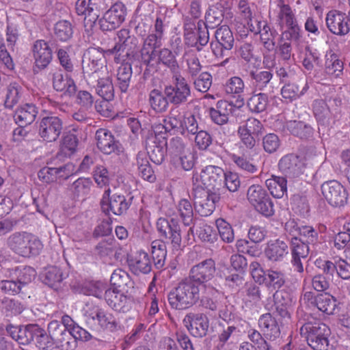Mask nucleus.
Returning a JSON list of instances; mask_svg holds the SVG:
<instances>
[{
	"instance_id": "43",
	"label": "nucleus",
	"mask_w": 350,
	"mask_h": 350,
	"mask_svg": "<svg viewBox=\"0 0 350 350\" xmlns=\"http://www.w3.org/2000/svg\"><path fill=\"white\" fill-rule=\"evenodd\" d=\"M33 341L36 347L40 350H51L55 342L53 338L45 331L36 325V329L33 333Z\"/></svg>"
},
{
	"instance_id": "31",
	"label": "nucleus",
	"mask_w": 350,
	"mask_h": 350,
	"mask_svg": "<svg viewBox=\"0 0 350 350\" xmlns=\"http://www.w3.org/2000/svg\"><path fill=\"white\" fill-rule=\"evenodd\" d=\"M266 186L273 197L281 198L287 193V178L272 175L266 182Z\"/></svg>"
},
{
	"instance_id": "52",
	"label": "nucleus",
	"mask_w": 350,
	"mask_h": 350,
	"mask_svg": "<svg viewBox=\"0 0 350 350\" xmlns=\"http://www.w3.org/2000/svg\"><path fill=\"white\" fill-rule=\"evenodd\" d=\"M245 83L239 77H232L228 79L224 85V90L227 94L239 96L243 93Z\"/></svg>"
},
{
	"instance_id": "2",
	"label": "nucleus",
	"mask_w": 350,
	"mask_h": 350,
	"mask_svg": "<svg viewBox=\"0 0 350 350\" xmlns=\"http://www.w3.org/2000/svg\"><path fill=\"white\" fill-rule=\"evenodd\" d=\"M199 299V286L188 278L180 282L168 295L170 304L177 310L187 309L195 304Z\"/></svg>"
},
{
	"instance_id": "21",
	"label": "nucleus",
	"mask_w": 350,
	"mask_h": 350,
	"mask_svg": "<svg viewBox=\"0 0 350 350\" xmlns=\"http://www.w3.org/2000/svg\"><path fill=\"white\" fill-rule=\"evenodd\" d=\"M131 271L136 275L147 274L152 269V261L148 254L143 250L137 251L129 260Z\"/></svg>"
},
{
	"instance_id": "23",
	"label": "nucleus",
	"mask_w": 350,
	"mask_h": 350,
	"mask_svg": "<svg viewBox=\"0 0 350 350\" xmlns=\"http://www.w3.org/2000/svg\"><path fill=\"white\" fill-rule=\"evenodd\" d=\"M33 54L36 66L46 68L52 60V50L44 40H36L33 44Z\"/></svg>"
},
{
	"instance_id": "3",
	"label": "nucleus",
	"mask_w": 350,
	"mask_h": 350,
	"mask_svg": "<svg viewBox=\"0 0 350 350\" xmlns=\"http://www.w3.org/2000/svg\"><path fill=\"white\" fill-rule=\"evenodd\" d=\"M7 243L14 253L23 257L36 256L43 247L37 236L27 232L13 233L8 239Z\"/></svg>"
},
{
	"instance_id": "29",
	"label": "nucleus",
	"mask_w": 350,
	"mask_h": 350,
	"mask_svg": "<svg viewBox=\"0 0 350 350\" xmlns=\"http://www.w3.org/2000/svg\"><path fill=\"white\" fill-rule=\"evenodd\" d=\"M37 114V108L34 105L26 104L16 109L14 118L18 126H27L35 120Z\"/></svg>"
},
{
	"instance_id": "56",
	"label": "nucleus",
	"mask_w": 350,
	"mask_h": 350,
	"mask_svg": "<svg viewBox=\"0 0 350 350\" xmlns=\"http://www.w3.org/2000/svg\"><path fill=\"white\" fill-rule=\"evenodd\" d=\"M131 282L129 275L122 269H116L111 274L110 282L113 288H124Z\"/></svg>"
},
{
	"instance_id": "61",
	"label": "nucleus",
	"mask_w": 350,
	"mask_h": 350,
	"mask_svg": "<svg viewBox=\"0 0 350 350\" xmlns=\"http://www.w3.org/2000/svg\"><path fill=\"white\" fill-rule=\"evenodd\" d=\"M231 161L239 167L240 170L249 173H254L257 171V167L247 159L243 156H239L236 154H232L230 156Z\"/></svg>"
},
{
	"instance_id": "28",
	"label": "nucleus",
	"mask_w": 350,
	"mask_h": 350,
	"mask_svg": "<svg viewBox=\"0 0 350 350\" xmlns=\"http://www.w3.org/2000/svg\"><path fill=\"white\" fill-rule=\"evenodd\" d=\"M126 61L120 62L116 73L117 86L122 93L127 92L133 75L131 64Z\"/></svg>"
},
{
	"instance_id": "8",
	"label": "nucleus",
	"mask_w": 350,
	"mask_h": 350,
	"mask_svg": "<svg viewBox=\"0 0 350 350\" xmlns=\"http://www.w3.org/2000/svg\"><path fill=\"white\" fill-rule=\"evenodd\" d=\"M164 94L170 103L180 105L187 102L191 96V88L185 77L175 74L172 77V83L165 87Z\"/></svg>"
},
{
	"instance_id": "30",
	"label": "nucleus",
	"mask_w": 350,
	"mask_h": 350,
	"mask_svg": "<svg viewBox=\"0 0 350 350\" xmlns=\"http://www.w3.org/2000/svg\"><path fill=\"white\" fill-rule=\"evenodd\" d=\"M136 164L139 174L144 180L150 183H154L156 180V176L150 164L146 152L140 151L137 153Z\"/></svg>"
},
{
	"instance_id": "58",
	"label": "nucleus",
	"mask_w": 350,
	"mask_h": 350,
	"mask_svg": "<svg viewBox=\"0 0 350 350\" xmlns=\"http://www.w3.org/2000/svg\"><path fill=\"white\" fill-rule=\"evenodd\" d=\"M184 118L178 109H173L168 116L163 120L169 129H177L181 130Z\"/></svg>"
},
{
	"instance_id": "11",
	"label": "nucleus",
	"mask_w": 350,
	"mask_h": 350,
	"mask_svg": "<svg viewBox=\"0 0 350 350\" xmlns=\"http://www.w3.org/2000/svg\"><path fill=\"white\" fill-rule=\"evenodd\" d=\"M185 42L189 46H194L200 51L207 44L209 33L206 23H185Z\"/></svg>"
},
{
	"instance_id": "59",
	"label": "nucleus",
	"mask_w": 350,
	"mask_h": 350,
	"mask_svg": "<svg viewBox=\"0 0 350 350\" xmlns=\"http://www.w3.org/2000/svg\"><path fill=\"white\" fill-rule=\"evenodd\" d=\"M251 77L254 81V85L260 90L267 87L273 78V74L269 71L252 72Z\"/></svg>"
},
{
	"instance_id": "18",
	"label": "nucleus",
	"mask_w": 350,
	"mask_h": 350,
	"mask_svg": "<svg viewBox=\"0 0 350 350\" xmlns=\"http://www.w3.org/2000/svg\"><path fill=\"white\" fill-rule=\"evenodd\" d=\"M291 249L292 253V265L294 270L299 273L304 272V266L301 258H306L309 254L308 244L297 237H293L291 241Z\"/></svg>"
},
{
	"instance_id": "38",
	"label": "nucleus",
	"mask_w": 350,
	"mask_h": 350,
	"mask_svg": "<svg viewBox=\"0 0 350 350\" xmlns=\"http://www.w3.org/2000/svg\"><path fill=\"white\" fill-rule=\"evenodd\" d=\"M151 252L154 265L157 268H162L165 262L167 247L161 240H154L151 243Z\"/></svg>"
},
{
	"instance_id": "57",
	"label": "nucleus",
	"mask_w": 350,
	"mask_h": 350,
	"mask_svg": "<svg viewBox=\"0 0 350 350\" xmlns=\"http://www.w3.org/2000/svg\"><path fill=\"white\" fill-rule=\"evenodd\" d=\"M343 70V63L336 56L332 55L330 59L325 63V72L327 75L334 77H338L342 75Z\"/></svg>"
},
{
	"instance_id": "39",
	"label": "nucleus",
	"mask_w": 350,
	"mask_h": 350,
	"mask_svg": "<svg viewBox=\"0 0 350 350\" xmlns=\"http://www.w3.org/2000/svg\"><path fill=\"white\" fill-rule=\"evenodd\" d=\"M127 15L126 8L122 2L115 3L104 14L106 22H124Z\"/></svg>"
},
{
	"instance_id": "9",
	"label": "nucleus",
	"mask_w": 350,
	"mask_h": 350,
	"mask_svg": "<svg viewBox=\"0 0 350 350\" xmlns=\"http://www.w3.org/2000/svg\"><path fill=\"white\" fill-rule=\"evenodd\" d=\"M225 177L224 170L216 165H207L202 170L200 174L193 175V185H201L208 189H217L223 185Z\"/></svg>"
},
{
	"instance_id": "54",
	"label": "nucleus",
	"mask_w": 350,
	"mask_h": 350,
	"mask_svg": "<svg viewBox=\"0 0 350 350\" xmlns=\"http://www.w3.org/2000/svg\"><path fill=\"white\" fill-rule=\"evenodd\" d=\"M93 178L95 183L100 187L108 186L111 180L108 170L102 165L95 167L93 171Z\"/></svg>"
},
{
	"instance_id": "14",
	"label": "nucleus",
	"mask_w": 350,
	"mask_h": 350,
	"mask_svg": "<svg viewBox=\"0 0 350 350\" xmlns=\"http://www.w3.org/2000/svg\"><path fill=\"white\" fill-rule=\"evenodd\" d=\"M183 322L191 336L202 338L207 334L209 320L206 314L190 312L184 317Z\"/></svg>"
},
{
	"instance_id": "37",
	"label": "nucleus",
	"mask_w": 350,
	"mask_h": 350,
	"mask_svg": "<svg viewBox=\"0 0 350 350\" xmlns=\"http://www.w3.org/2000/svg\"><path fill=\"white\" fill-rule=\"evenodd\" d=\"M272 25L273 23H263L262 28L259 33L261 42L269 51L274 50L275 40L278 35L277 31Z\"/></svg>"
},
{
	"instance_id": "20",
	"label": "nucleus",
	"mask_w": 350,
	"mask_h": 350,
	"mask_svg": "<svg viewBox=\"0 0 350 350\" xmlns=\"http://www.w3.org/2000/svg\"><path fill=\"white\" fill-rule=\"evenodd\" d=\"M95 138L98 148L104 154H110L118 150V142L109 130L103 128L98 129Z\"/></svg>"
},
{
	"instance_id": "45",
	"label": "nucleus",
	"mask_w": 350,
	"mask_h": 350,
	"mask_svg": "<svg viewBox=\"0 0 350 350\" xmlns=\"http://www.w3.org/2000/svg\"><path fill=\"white\" fill-rule=\"evenodd\" d=\"M22 88L16 82L10 83L6 88L5 106L6 108H12L16 105L21 96Z\"/></svg>"
},
{
	"instance_id": "47",
	"label": "nucleus",
	"mask_w": 350,
	"mask_h": 350,
	"mask_svg": "<svg viewBox=\"0 0 350 350\" xmlns=\"http://www.w3.org/2000/svg\"><path fill=\"white\" fill-rule=\"evenodd\" d=\"M238 130L259 137L264 132V126L260 120L251 117L242 123Z\"/></svg>"
},
{
	"instance_id": "16",
	"label": "nucleus",
	"mask_w": 350,
	"mask_h": 350,
	"mask_svg": "<svg viewBox=\"0 0 350 350\" xmlns=\"http://www.w3.org/2000/svg\"><path fill=\"white\" fill-rule=\"evenodd\" d=\"M105 299L110 307L122 312H129L133 304L131 296L125 295L116 288L107 289L105 293Z\"/></svg>"
},
{
	"instance_id": "32",
	"label": "nucleus",
	"mask_w": 350,
	"mask_h": 350,
	"mask_svg": "<svg viewBox=\"0 0 350 350\" xmlns=\"http://www.w3.org/2000/svg\"><path fill=\"white\" fill-rule=\"evenodd\" d=\"M336 299L329 293L318 295L314 299V305L323 313L331 315L338 306Z\"/></svg>"
},
{
	"instance_id": "1",
	"label": "nucleus",
	"mask_w": 350,
	"mask_h": 350,
	"mask_svg": "<svg viewBox=\"0 0 350 350\" xmlns=\"http://www.w3.org/2000/svg\"><path fill=\"white\" fill-rule=\"evenodd\" d=\"M117 36L118 41L112 49L103 50L99 48L89 51V53L92 54L93 57L95 53H99V57L96 60L92 59L93 64L98 66V62L101 60V57L106 58L113 55H114V62L118 64L120 62L130 59L131 57L134 56L137 49V39L130 36V31L127 29H120Z\"/></svg>"
},
{
	"instance_id": "50",
	"label": "nucleus",
	"mask_w": 350,
	"mask_h": 350,
	"mask_svg": "<svg viewBox=\"0 0 350 350\" xmlns=\"http://www.w3.org/2000/svg\"><path fill=\"white\" fill-rule=\"evenodd\" d=\"M147 144L150 149L146 152L148 156V160L150 159L157 165L162 163L165 160L167 151V144H162L159 142H156V144L152 146H150V143Z\"/></svg>"
},
{
	"instance_id": "64",
	"label": "nucleus",
	"mask_w": 350,
	"mask_h": 350,
	"mask_svg": "<svg viewBox=\"0 0 350 350\" xmlns=\"http://www.w3.org/2000/svg\"><path fill=\"white\" fill-rule=\"evenodd\" d=\"M54 33L61 41H67L72 37L73 33L71 23H55Z\"/></svg>"
},
{
	"instance_id": "22",
	"label": "nucleus",
	"mask_w": 350,
	"mask_h": 350,
	"mask_svg": "<svg viewBox=\"0 0 350 350\" xmlns=\"http://www.w3.org/2000/svg\"><path fill=\"white\" fill-rule=\"evenodd\" d=\"M258 327L264 336L269 340H273L279 338L280 329L275 318L270 313H265L259 317Z\"/></svg>"
},
{
	"instance_id": "42",
	"label": "nucleus",
	"mask_w": 350,
	"mask_h": 350,
	"mask_svg": "<svg viewBox=\"0 0 350 350\" xmlns=\"http://www.w3.org/2000/svg\"><path fill=\"white\" fill-rule=\"evenodd\" d=\"M0 308L6 316L20 314L25 309L24 304L20 300L4 297L1 300Z\"/></svg>"
},
{
	"instance_id": "27",
	"label": "nucleus",
	"mask_w": 350,
	"mask_h": 350,
	"mask_svg": "<svg viewBox=\"0 0 350 350\" xmlns=\"http://www.w3.org/2000/svg\"><path fill=\"white\" fill-rule=\"evenodd\" d=\"M53 86L56 91L63 92L69 96L74 94L77 88L74 80L68 75H64L61 70L54 72Z\"/></svg>"
},
{
	"instance_id": "55",
	"label": "nucleus",
	"mask_w": 350,
	"mask_h": 350,
	"mask_svg": "<svg viewBox=\"0 0 350 350\" xmlns=\"http://www.w3.org/2000/svg\"><path fill=\"white\" fill-rule=\"evenodd\" d=\"M184 59L187 62L188 72L192 76H196L201 70L202 66L196 54L189 51L185 53Z\"/></svg>"
},
{
	"instance_id": "51",
	"label": "nucleus",
	"mask_w": 350,
	"mask_h": 350,
	"mask_svg": "<svg viewBox=\"0 0 350 350\" xmlns=\"http://www.w3.org/2000/svg\"><path fill=\"white\" fill-rule=\"evenodd\" d=\"M178 213L185 226H189L193 221V210L191 202L185 198L181 199L177 204Z\"/></svg>"
},
{
	"instance_id": "48",
	"label": "nucleus",
	"mask_w": 350,
	"mask_h": 350,
	"mask_svg": "<svg viewBox=\"0 0 350 350\" xmlns=\"http://www.w3.org/2000/svg\"><path fill=\"white\" fill-rule=\"evenodd\" d=\"M247 105L253 113L262 112L268 105V96L264 93L254 94L248 99Z\"/></svg>"
},
{
	"instance_id": "34",
	"label": "nucleus",
	"mask_w": 350,
	"mask_h": 350,
	"mask_svg": "<svg viewBox=\"0 0 350 350\" xmlns=\"http://www.w3.org/2000/svg\"><path fill=\"white\" fill-rule=\"evenodd\" d=\"M313 113L317 122L321 125L329 124L332 118L330 109L323 99H317L312 104Z\"/></svg>"
},
{
	"instance_id": "36",
	"label": "nucleus",
	"mask_w": 350,
	"mask_h": 350,
	"mask_svg": "<svg viewBox=\"0 0 350 350\" xmlns=\"http://www.w3.org/2000/svg\"><path fill=\"white\" fill-rule=\"evenodd\" d=\"M284 129L301 139L307 138L312 134V128L301 121H287Z\"/></svg>"
},
{
	"instance_id": "17",
	"label": "nucleus",
	"mask_w": 350,
	"mask_h": 350,
	"mask_svg": "<svg viewBox=\"0 0 350 350\" xmlns=\"http://www.w3.org/2000/svg\"><path fill=\"white\" fill-rule=\"evenodd\" d=\"M78 145V129L73 127L64 133L59 142L57 156L61 159L70 157L77 152Z\"/></svg>"
},
{
	"instance_id": "49",
	"label": "nucleus",
	"mask_w": 350,
	"mask_h": 350,
	"mask_svg": "<svg viewBox=\"0 0 350 350\" xmlns=\"http://www.w3.org/2000/svg\"><path fill=\"white\" fill-rule=\"evenodd\" d=\"M170 131L167 126L164 123L154 124L152 126V133L147 139V144L156 142L167 144V131Z\"/></svg>"
},
{
	"instance_id": "24",
	"label": "nucleus",
	"mask_w": 350,
	"mask_h": 350,
	"mask_svg": "<svg viewBox=\"0 0 350 350\" xmlns=\"http://www.w3.org/2000/svg\"><path fill=\"white\" fill-rule=\"evenodd\" d=\"M48 332L56 342L60 344L63 349L66 350L72 349V344L75 341L67 340L69 334L59 321L57 320L51 321L48 325Z\"/></svg>"
},
{
	"instance_id": "5",
	"label": "nucleus",
	"mask_w": 350,
	"mask_h": 350,
	"mask_svg": "<svg viewBox=\"0 0 350 350\" xmlns=\"http://www.w3.org/2000/svg\"><path fill=\"white\" fill-rule=\"evenodd\" d=\"M193 196L196 209L203 217L208 216L214 211L215 204L219 200V194L201 185H193Z\"/></svg>"
},
{
	"instance_id": "10",
	"label": "nucleus",
	"mask_w": 350,
	"mask_h": 350,
	"mask_svg": "<svg viewBox=\"0 0 350 350\" xmlns=\"http://www.w3.org/2000/svg\"><path fill=\"white\" fill-rule=\"evenodd\" d=\"M321 193L327 203L332 206H345L348 200V192L345 187L336 180L324 182L321 187Z\"/></svg>"
},
{
	"instance_id": "60",
	"label": "nucleus",
	"mask_w": 350,
	"mask_h": 350,
	"mask_svg": "<svg viewBox=\"0 0 350 350\" xmlns=\"http://www.w3.org/2000/svg\"><path fill=\"white\" fill-rule=\"evenodd\" d=\"M65 278L62 271L57 267H52L47 271L45 276V283L51 287H55Z\"/></svg>"
},
{
	"instance_id": "46",
	"label": "nucleus",
	"mask_w": 350,
	"mask_h": 350,
	"mask_svg": "<svg viewBox=\"0 0 350 350\" xmlns=\"http://www.w3.org/2000/svg\"><path fill=\"white\" fill-rule=\"evenodd\" d=\"M96 90L104 99L112 100L114 97V88L109 77L98 78Z\"/></svg>"
},
{
	"instance_id": "44",
	"label": "nucleus",
	"mask_w": 350,
	"mask_h": 350,
	"mask_svg": "<svg viewBox=\"0 0 350 350\" xmlns=\"http://www.w3.org/2000/svg\"><path fill=\"white\" fill-rule=\"evenodd\" d=\"M285 275L280 271L268 269L265 284L272 290H278L285 284Z\"/></svg>"
},
{
	"instance_id": "12",
	"label": "nucleus",
	"mask_w": 350,
	"mask_h": 350,
	"mask_svg": "<svg viewBox=\"0 0 350 350\" xmlns=\"http://www.w3.org/2000/svg\"><path fill=\"white\" fill-rule=\"evenodd\" d=\"M63 129V122L57 116L42 118L38 124V135L43 142H54L59 137Z\"/></svg>"
},
{
	"instance_id": "13",
	"label": "nucleus",
	"mask_w": 350,
	"mask_h": 350,
	"mask_svg": "<svg viewBox=\"0 0 350 350\" xmlns=\"http://www.w3.org/2000/svg\"><path fill=\"white\" fill-rule=\"evenodd\" d=\"M216 273L215 262L212 258L206 259L189 270L188 279L194 284H204L212 280Z\"/></svg>"
},
{
	"instance_id": "26",
	"label": "nucleus",
	"mask_w": 350,
	"mask_h": 350,
	"mask_svg": "<svg viewBox=\"0 0 350 350\" xmlns=\"http://www.w3.org/2000/svg\"><path fill=\"white\" fill-rule=\"evenodd\" d=\"M288 245L283 241L271 240L267 243L265 254L271 261H280L288 254Z\"/></svg>"
},
{
	"instance_id": "40",
	"label": "nucleus",
	"mask_w": 350,
	"mask_h": 350,
	"mask_svg": "<svg viewBox=\"0 0 350 350\" xmlns=\"http://www.w3.org/2000/svg\"><path fill=\"white\" fill-rule=\"evenodd\" d=\"M169 100L166 96L157 89L152 90L149 94V103L151 108L157 113L165 111L169 106Z\"/></svg>"
},
{
	"instance_id": "25",
	"label": "nucleus",
	"mask_w": 350,
	"mask_h": 350,
	"mask_svg": "<svg viewBox=\"0 0 350 350\" xmlns=\"http://www.w3.org/2000/svg\"><path fill=\"white\" fill-rule=\"evenodd\" d=\"M36 329V325L27 326L10 325L7 328L10 336L21 345H28L33 341V333Z\"/></svg>"
},
{
	"instance_id": "6",
	"label": "nucleus",
	"mask_w": 350,
	"mask_h": 350,
	"mask_svg": "<svg viewBox=\"0 0 350 350\" xmlns=\"http://www.w3.org/2000/svg\"><path fill=\"white\" fill-rule=\"evenodd\" d=\"M306 165V160L304 157L294 153H289L280 158L278 163V168L285 178L294 181L304 174Z\"/></svg>"
},
{
	"instance_id": "19",
	"label": "nucleus",
	"mask_w": 350,
	"mask_h": 350,
	"mask_svg": "<svg viewBox=\"0 0 350 350\" xmlns=\"http://www.w3.org/2000/svg\"><path fill=\"white\" fill-rule=\"evenodd\" d=\"M236 109V105L226 100H220L216 107L209 109V115L213 122L218 125H224L228 122L229 117Z\"/></svg>"
},
{
	"instance_id": "15",
	"label": "nucleus",
	"mask_w": 350,
	"mask_h": 350,
	"mask_svg": "<svg viewBox=\"0 0 350 350\" xmlns=\"http://www.w3.org/2000/svg\"><path fill=\"white\" fill-rule=\"evenodd\" d=\"M111 189L108 188L104 191L101 200V206L105 210L111 211L116 215H121L126 213L131 202L126 200L124 195L115 193L110 196Z\"/></svg>"
},
{
	"instance_id": "4",
	"label": "nucleus",
	"mask_w": 350,
	"mask_h": 350,
	"mask_svg": "<svg viewBox=\"0 0 350 350\" xmlns=\"http://www.w3.org/2000/svg\"><path fill=\"white\" fill-rule=\"evenodd\" d=\"M300 334L306 339L308 345L314 350H331L329 337L330 329L321 322H307L300 328Z\"/></svg>"
},
{
	"instance_id": "41",
	"label": "nucleus",
	"mask_w": 350,
	"mask_h": 350,
	"mask_svg": "<svg viewBox=\"0 0 350 350\" xmlns=\"http://www.w3.org/2000/svg\"><path fill=\"white\" fill-rule=\"evenodd\" d=\"M90 0H78L76 3V12L79 16H83L80 20L85 22H96L98 18L97 12L90 7Z\"/></svg>"
},
{
	"instance_id": "53",
	"label": "nucleus",
	"mask_w": 350,
	"mask_h": 350,
	"mask_svg": "<svg viewBox=\"0 0 350 350\" xmlns=\"http://www.w3.org/2000/svg\"><path fill=\"white\" fill-rule=\"evenodd\" d=\"M215 224L221 239L226 243L232 242L234 235L231 225L222 218L217 219Z\"/></svg>"
},
{
	"instance_id": "7",
	"label": "nucleus",
	"mask_w": 350,
	"mask_h": 350,
	"mask_svg": "<svg viewBox=\"0 0 350 350\" xmlns=\"http://www.w3.org/2000/svg\"><path fill=\"white\" fill-rule=\"evenodd\" d=\"M247 198L252 206L262 215L270 217L274 214L273 203L262 186H250L247 190Z\"/></svg>"
},
{
	"instance_id": "63",
	"label": "nucleus",
	"mask_w": 350,
	"mask_h": 350,
	"mask_svg": "<svg viewBox=\"0 0 350 350\" xmlns=\"http://www.w3.org/2000/svg\"><path fill=\"white\" fill-rule=\"evenodd\" d=\"M157 60L169 67L172 71L175 72L178 69V64L175 56L167 49H163L160 51Z\"/></svg>"
},
{
	"instance_id": "35",
	"label": "nucleus",
	"mask_w": 350,
	"mask_h": 350,
	"mask_svg": "<svg viewBox=\"0 0 350 350\" xmlns=\"http://www.w3.org/2000/svg\"><path fill=\"white\" fill-rule=\"evenodd\" d=\"M308 85L306 82L301 90L298 85L294 83L285 84L281 89L282 98L286 103H291L303 96L308 90Z\"/></svg>"
},
{
	"instance_id": "62",
	"label": "nucleus",
	"mask_w": 350,
	"mask_h": 350,
	"mask_svg": "<svg viewBox=\"0 0 350 350\" xmlns=\"http://www.w3.org/2000/svg\"><path fill=\"white\" fill-rule=\"evenodd\" d=\"M196 231L198 237L203 241L213 242L216 240L217 234L213 227L207 223H201Z\"/></svg>"
},
{
	"instance_id": "33",
	"label": "nucleus",
	"mask_w": 350,
	"mask_h": 350,
	"mask_svg": "<svg viewBox=\"0 0 350 350\" xmlns=\"http://www.w3.org/2000/svg\"><path fill=\"white\" fill-rule=\"evenodd\" d=\"M215 38L217 42L215 47L219 50L224 49L230 50L233 46L234 37L230 28L227 25H221L215 31Z\"/></svg>"
}]
</instances>
